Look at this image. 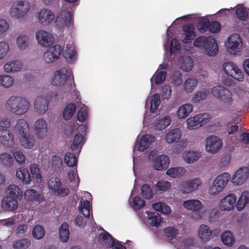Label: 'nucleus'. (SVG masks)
Instances as JSON below:
<instances>
[{"label": "nucleus", "mask_w": 249, "mask_h": 249, "mask_svg": "<svg viewBox=\"0 0 249 249\" xmlns=\"http://www.w3.org/2000/svg\"><path fill=\"white\" fill-rule=\"evenodd\" d=\"M155 141V137L150 134L143 135L140 142L136 141L133 149L134 154L137 155V151L142 152L147 149L150 144Z\"/></svg>", "instance_id": "nucleus-20"}, {"label": "nucleus", "mask_w": 249, "mask_h": 249, "mask_svg": "<svg viewBox=\"0 0 249 249\" xmlns=\"http://www.w3.org/2000/svg\"><path fill=\"white\" fill-rule=\"evenodd\" d=\"M30 106L29 101L22 96H11L6 101V107L11 112L21 116L28 112Z\"/></svg>", "instance_id": "nucleus-1"}, {"label": "nucleus", "mask_w": 249, "mask_h": 249, "mask_svg": "<svg viewBox=\"0 0 249 249\" xmlns=\"http://www.w3.org/2000/svg\"><path fill=\"white\" fill-rule=\"evenodd\" d=\"M234 93L237 101L247 102L249 100V92L242 88H235Z\"/></svg>", "instance_id": "nucleus-48"}, {"label": "nucleus", "mask_w": 249, "mask_h": 249, "mask_svg": "<svg viewBox=\"0 0 249 249\" xmlns=\"http://www.w3.org/2000/svg\"><path fill=\"white\" fill-rule=\"evenodd\" d=\"M25 199L30 201H36L41 203L44 200L42 194L38 193L35 189H30L25 191L24 194Z\"/></svg>", "instance_id": "nucleus-31"}, {"label": "nucleus", "mask_w": 249, "mask_h": 249, "mask_svg": "<svg viewBox=\"0 0 249 249\" xmlns=\"http://www.w3.org/2000/svg\"><path fill=\"white\" fill-rule=\"evenodd\" d=\"M16 44L18 49L20 51L27 50L31 45V38L25 33L18 35L16 38Z\"/></svg>", "instance_id": "nucleus-27"}, {"label": "nucleus", "mask_w": 249, "mask_h": 249, "mask_svg": "<svg viewBox=\"0 0 249 249\" xmlns=\"http://www.w3.org/2000/svg\"><path fill=\"white\" fill-rule=\"evenodd\" d=\"M182 136V132L178 128H174L169 131L165 136V142L172 144L178 141Z\"/></svg>", "instance_id": "nucleus-33"}, {"label": "nucleus", "mask_w": 249, "mask_h": 249, "mask_svg": "<svg viewBox=\"0 0 249 249\" xmlns=\"http://www.w3.org/2000/svg\"><path fill=\"white\" fill-rule=\"evenodd\" d=\"M211 93L213 97L226 105L231 106L233 103L232 92L224 86L217 85L213 87Z\"/></svg>", "instance_id": "nucleus-4"}, {"label": "nucleus", "mask_w": 249, "mask_h": 249, "mask_svg": "<svg viewBox=\"0 0 249 249\" xmlns=\"http://www.w3.org/2000/svg\"><path fill=\"white\" fill-rule=\"evenodd\" d=\"M14 131L20 135L30 132V127L27 121L24 119H18L14 126Z\"/></svg>", "instance_id": "nucleus-32"}, {"label": "nucleus", "mask_w": 249, "mask_h": 249, "mask_svg": "<svg viewBox=\"0 0 249 249\" xmlns=\"http://www.w3.org/2000/svg\"><path fill=\"white\" fill-rule=\"evenodd\" d=\"M231 178L228 172L218 175L208 188V193L212 196H216L221 193L226 186Z\"/></svg>", "instance_id": "nucleus-5"}, {"label": "nucleus", "mask_w": 249, "mask_h": 249, "mask_svg": "<svg viewBox=\"0 0 249 249\" xmlns=\"http://www.w3.org/2000/svg\"><path fill=\"white\" fill-rule=\"evenodd\" d=\"M243 46L242 40L239 36L236 34L231 35L225 42L227 52L232 55L239 53L242 50Z\"/></svg>", "instance_id": "nucleus-8"}, {"label": "nucleus", "mask_w": 249, "mask_h": 249, "mask_svg": "<svg viewBox=\"0 0 249 249\" xmlns=\"http://www.w3.org/2000/svg\"><path fill=\"white\" fill-rule=\"evenodd\" d=\"M221 239L223 243L227 246H231L235 242L232 233L230 231H226L222 233Z\"/></svg>", "instance_id": "nucleus-49"}, {"label": "nucleus", "mask_w": 249, "mask_h": 249, "mask_svg": "<svg viewBox=\"0 0 249 249\" xmlns=\"http://www.w3.org/2000/svg\"><path fill=\"white\" fill-rule=\"evenodd\" d=\"M147 214L148 222L151 226L158 227L162 221V217L158 213H155L150 212H146Z\"/></svg>", "instance_id": "nucleus-42"}, {"label": "nucleus", "mask_w": 249, "mask_h": 249, "mask_svg": "<svg viewBox=\"0 0 249 249\" xmlns=\"http://www.w3.org/2000/svg\"><path fill=\"white\" fill-rule=\"evenodd\" d=\"M225 73L239 81L244 80V75L241 71L232 62H226L223 65Z\"/></svg>", "instance_id": "nucleus-18"}, {"label": "nucleus", "mask_w": 249, "mask_h": 249, "mask_svg": "<svg viewBox=\"0 0 249 249\" xmlns=\"http://www.w3.org/2000/svg\"><path fill=\"white\" fill-rule=\"evenodd\" d=\"M31 9L30 3L26 0H18L14 2L9 10L10 16L19 21L26 20Z\"/></svg>", "instance_id": "nucleus-2"}, {"label": "nucleus", "mask_w": 249, "mask_h": 249, "mask_svg": "<svg viewBox=\"0 0 249 249\" xmlns=\"http://www.w3.org/2000/svg\"><path fill=\"white\" fill-rule=\"evenodd\" d=\"M22 68V62L18 59L8 61L3 66L4 71L7 73H14L20 72Z\"/></svg>", "instance_id": "nucleus-26"}, {"label": "nucleus", "mask_w": 249, "mask_h": 249, "mask_svg": "<svg viewBox=\"0 0 249 249\" xmlns=\"http://www.w3.org/2000/svg\"><path fill=\"white\" fill-rule=\"evenodd\" d=\"M197 233L200 240L203 243H206L211 239L213 231L208 225L201 224L198 229Z\"/></svg>", "instance_id": "nucleus-29"}, {"label": "nucleus", "mask_w": 249, "mask_h": 249, "mask_svg": "<svg viewBox=\"0 0 249 249\" xmlns=\"http://www.w3.org/2000/svg\"><path fill=\"white\" fill-rule=\"evenodd\" d=\"M202 184L201 179L195 178L182 181L179 185L180 192L183 194H191L200 187Z\"/></svg>", "instance_id": "nucleus-10"}, {"label": "nucleus", "mask_w": 249, "mask_h": 249, "mask_svg": "<svg viewBox=\"0 0 249 249\" xmlns=\"http://www.w3.org/2000/svg\"><path fill=\"white\" fill-rule=\"evenodd\" d=\"M209 93V91L203 89L196 91L192 96L191 101L193 103H197L205 100Z\"/></svg>", "instance_id": "nucleus-41"}, {"label": "nucleus", "mask_w": 249, "mask_h": 249, "mask_svg": "<svg viewBox=\"0 0 249 249\" xmlns=\"http://www.w3.org/2000/svg\"><path fill=\"white\" fill-rule=\"evenodd\" d=\"M157 151L153 150L149 155V160L153 162V167L156 170L166 169L170 164L169 157L165 155H161L157 157Z\"/></svg>", "instance_id": "nucleus-9"}, {"label": "nucleus", "mask_w": 249, "mask_h": 249, "mask_svg": "<svg viewBox=\"0 0 249 249\" xmlns=\"http://www.w3.org/2000/svg\"><path fill=\"white\" fill-rule=\"evenodd\" d=\"M249 178V169L245 166L239 168L231 178V182L234 185L244 184Z\"/></svg>", "instance_id": "nucleus-17"}, {"label": "nucleus", "mask_w": 249, "mask_h": 249, "mask_svg": "<svg viewBox=\"0 0 249 249\" xmlns=\"http://www.w3.org/2000/svg\"><path fill=\"white\" fill-rule=\"evenodd\" d=\"M236 197L234 194H231L222 198L219 202V208L222 211L232 210L235 205Z\"/></svg>", "instance_id": "nucleus-24"}, {"label": "nucleus", "mask_w": 249, "mask_h": 249, "mask_svg": "<svg viewBox=\"0 0 249 249\" xmlns=\"http://www.w3.org/2000/svg\"><path fill=\"white\" fill-rule=\"evenodd\" d=\"M198 81L196 78H190L187 79L184 82L183 87V89L188 93H192L197 85Z\"/></svg>", "instance_id": "nucleus-47"}, {"label": "nucleus", "mask_w": 249, "mask_h": 249, "mask_svg": "<svg viewBox=\"0 0 249 249\" xmlns=\"http://www.w3.org/2000/svg\"><path fill=\"white\" fill-rule=\"evenodd\" d=\"M62 49V47L59 45L50 47L44 53L42 60L47 64L54 62L60 57Z\"/></svg>", "instance_id": "nucleus-13"}, {"label": "nucleus", "mask_w": 249, "mask_h": 249, "mask_svg": "<svg viewBox=\"0 0 249 249\" xmlns=\"http://www.w3.org/2000/svg\"><path fill=\"white\" fill-rule=\"evenodd\" d=\"M69 228L68 224L64 222L61 225L59 231V236L60 239L63 242H66L69 238Z\"/></svg>", "instance_id": "nucleus-57"}, {"label": "nucleus", "mask_w": 249, "mask_h": 249, "mask_svg": "<svg viewBox=\"0 0 249 249\" xmlns=\"http://www.w3.org/2000/svg\"><path fill=\"white\" fill-rule=\"evenodd\" d=\"M0 143L8 148L14 147V135L11 130L8 129H0Z\"/></svg>", "instance_id": "nucleus-22"}, {"label": "nucleus", "mask_w": 249, "mask_h": 249, "mask_svg": "<svg viewBox=\"0 0 249 249\" xmlns=\"http://www.w3.org/2000/svg\"><path fill=\"white\" fill-rule=\"evenodd\" d=\"M153 208L155 210L166 214H169L171 212L170 207L163 202L155 203L153 204Z\"/></svg>", "instance_id": "nucleus-56"}, {"label": "nucleus", "mask_w": 249, "mask_h": 249, "mask_svg": "<svg viewBox=\"0 0 249 249\" xmlns=\"http://www.w3.org/2000/svg\"><path fill=\"white\" fill-rule=\"evenodd\" d=\"M249 201V192L244 191L237 200L236 208L238 211L243 210Z\"/></svg>", "instance_id": "nucleus-43"}, {"label": "nucleus", "mask_w": 249, "mask_h": 249, "mask_svg": "<svg viewBox=\"0 0 249 249\" xmlns=\"http://www.w3.org/2000/svg\"><path fill=\"white\" fill-rule=\"evenodd\" d=\"M11 152L18 163L21 164L25 162L26 160V157L21 150H12Z\"/></svg>", "instance_id": "nucleus-61"}, {"label": "nucleus", "mask_w": 249, "mask_h": 249, "mask_svg": "<svg viewBox=\"0 0 249 249\" xmlns=\"http://www.w3.org/2000/svg\"><path fill=\"white\" fill-rule=\"evenodd\" d=\"M29 169L32 177L37 182H40L42 180V177L40 169L36 164L33 163L29 166Z\"/></svg>", "instance_id": "nucleus-58"}, {"label": "nucleus", "mask_w": 249, "mask_h": 249, "mask_svg": "<svg viewBox=\"0 0 249 249\" xmlns=\"http://www.w3.org/2000/svg\"><path fill=\"white\" fill-rule=\"evenodd\" d=\"M5 193L7 195V196L15 198L19 196H21L22 192L18 185L12 184L6 187Z\"/></svg>", "instance_id": "nucleus-45"}, {"label": "nucleus", "mask_w": 249, "mask_h": 249, "mask_svg": "<svg viewBox=\"0 0 249 249\" xmlns=\"http://www.w3.org/2000/svg\"><path fill=\"white\" fill-rule=\"evenodd\" d=\"M160 103V97L158 94H154L150 99H147L145 107L150 108V111L154 113L158 108Z\"/></svg>", "instance_id": "nucleus-37"}, {"label": "nucleus", "mask_w": 249, "mask_h": 249, "mask_svg": "<svg viewBox=\"0 0 249 249\" xmlns=\"http://www.w3.org/2000/svg\"><path fill=\"white\" fill-rule=\"evenodd\" d=\"M69 180L70 182H75L74 186L77 187L80 182V179L78 177V173L76 167L70 170L68 174Z\"/></svg>", "instance_id": "nucleus-62"}, {"label": "nucleus", "mask_w": 249, "mask_h": 249, "mask_svg": "<svg viewBox=\"0 0 249 249\" xmlns=\"http://www.w3.org/2000/svg\"><path fill=\"white\" fill-rule=\"evenodd\" d=\"M1 207L5 211L13 212L18 208V203L16 198L5 196L1 200Z\"/></svg>", "instance_id": "nucleus-25"}, {"label": "nucleus", "mask_w": 249, "mask_h": 249, "mask_svg": "<svg viewBox=\"0 0 249 249\" xmlns=\"http://www.w3.org/2000/svg\"><path fill=\"white\" fill-rule=\"evenodd\" d=\"M14 78L7 74H0V86L4 88L12 87L15 84Z\"/></svg>", "instance_id": "nucleus-44"}, {"label": "nucleus", "mask_w": 249, "mask_h": 249, "mask_svg": "<svg viewBox=\"0 0 249 249\" xmlns=\"http://www.w3.org/2000/svg\"><path fill=\"white\" fill-rule=\"evenodd\" d=\"M183 30L184 32L183 42L188 43L195 37L194 28L192 25H186L183 27Z\"/></svg>", "instance_id": "nucleus-39"}, {"label": "nucleus", "mask_w": 249, "mask_h": 249, "mask_svg": "<svg viewBox=\"0 0 249 249\" xmlns=\"http://www.w3.org/2000/svg\"><path fill=\"white\" fill-rule=\"evenodd\" d=\"M36 38L37 43L42 47H49L53 43V36L49 32L39 30L36 32Z\"/></svg>", "instance_id": "nucleus-15"}, {"label": "nucleus", "mask_w": 249, "mask_h": 249, "mask_svg": "<svg viewBox=\"0 0 249 249\" xmlns=\"http://www.w3.org/2000/svg\"><path fill=\"white\" fill-rule=\"evenodd\" d=\"M193 61L189 56H183L180 59L181 69L185 71H189L193 67Z\"/></svg>", "instance_id": "nucleus-51"}, {"label": "nucleus", "mask_w": 249, "mask_h": 249, "mask_svg": "<svg viewBox=\"0 0 249 249\" xmlns=\"http://www.w3.org/2000/svg\"><path fill=\"white\" fill-rule=\"evenodd\" d=\"M182 157L186 163L191 164L198 160L201 157V153L196 151H186L183 153Z\"/></svg>", "instance_id": "nucleus-35"}, {"label": "nucleus", "mask_w": 249, "mask_h": 249, "mask_svg": "<svg viewBox=\"0 0 249 249\" xmlns=\"http://www.w3.org/2000/svg\"><path fill=\"white\" fill-rule=\"evenodd\" d=\"M84 138L82 134H77L75 135L73 141L71 145V150L74 151L77 150L78 152H80L81 146L84 143Z\"/></svg>", "instance_id": "nucleus-52"}, {"label": "nucleus", "mask_w": 249, "mask_h": 249, "mask_svg": "<svg viewBox=\"0 0 249 249\" xmlns=\"http://www.w3.org/2000/svg\"><path fill=\"white\" fill-rule=\"evenodd\" d=\"M30 245V240L27 238H23L14 242L12 247L14 249H27Z\"/></svg>", "instance_id": "nucleus-55"}, {"label": "nucleus", "mask_w": 249, "mask_h": 249, "mask_svg": "<svg viewBox=\"0 0 249 249\" xmlns=\"http://www.w3.org/2000/svg\"><path fill=\"white\" fill-rule=\"evenodd\" d=\"M16 177L23 184H30L32 181V177L28 169L24 167H20L17 169Z\"/></svg>", "instance_id": "nucleus-28"}, {"label": "nucleus", "mask_w": 249, "mask_h": 249, "mask_svg": "<svg viewBox=\"0 0 249 249\" xmlns=\"http://www.w3.org/2000/svg\"><path fill=\"white\" fill-rule=\"evenodd\" d=\"M45 232L44 228L41 225H37L33 229L32 235L35 239L40 240L44 237Z\"/></svg>", "instance_id": "nucleus-60"}, {"label": "nucleus", "mask_w": 249, "mask_h": 249, "mask_svg": "<svg viewBox=\"0 0 249 249\" xmlns=\"http://www.w3.org/2000/svg\"><path fill=\"white\" fill-rule=\"evenodd\" d=\"M171 121L169 116H164L160 119L157 120L154 123L155 128L159 130H162L168 127Z\"/></svg>", "instance_id": "nucleus-46"}, {"label": "nucleus", "mask_w": 249, "mask_h": 249, "mask_svg": "<svg viewBox=\"0 0 249 249\" xmlns=\"http://www.w3.org/2000/svg\"><path fill=\"white\" fill-rule=\"evenodd\" d=\"M35 17L40 25L47 27L53 22L55 16L51 10L44 8L36 12Z\"/></svg>", "instance_id": "nucleus-7"}, {"label": "nucleus", "mask_w": 249, "mask_h": 249, "mask_svg": "<svg viewBox=\"0 0 249 249\" xmlns=\"http://www.w3.org/2000/svg\"><path fill=\"white\" fill-rule=\"evenodd\" d=\"M90 208L89 201L82 198L79 203V210L85 217L89 216Z\"/></svg>", "instance_id": "nucleus-50"}, {"label": "nucleus", "mask_w": 249, "mask_h": 249, "mask_svg": "<svg viewBox=\"0 0 249 249\" xmlns=\"http://www.w3.org/2000/svg\"><path fill=\"white\" fill-rule=\"evenodd\" d=\"M63 55L68 63H73L76 60L77 57L72 42L67 44Z\"/></svg>", "instance_id": "nucleus-36"}, {"label": "nucleus", "mask_w": 249, "mask_h": 249, "mask_svg": "<svg viewBox=\"0 0 249 249\" xmlns=\"http://www.w3.org/2000/svg\"><path fill=\"white\" fill-rule=\"evenodd\" d=\"M211 115L202 113L191 117L186 120L187 128L189 130L197 129L210 121Z\"/></svg>", "instance_id": "nucleus-11"}, {"label": "nucleus", "mask_w": 249, "mask_h": 249, "mask_svg": "<svg viewBox=\"0 0 249 249\" xmlns=\"http://www.w3.org/2000/svg\"><path fill=\"white\" fill-rule=\"evenodd\" d=\"M49 103V101L46 96L44 95L37 96L34 100V108L38 114L43 115L47 111Z\"/></svg>", "instance_id": "nucleus-23"}, {"label": "nucleus", "mask_w": 249, "mask_h": 249, "mask_svg": "<svg viewBox=\"0 0 249 249\" xmlns=\"http://www.w3.org/2000/svg\"><path fill=\"white\" fill-rule=\"evenodd\" d=\"M64 162L68 166L75 167L77 165V160L74 154L68 152L65 155Z\"/></svg>", "instance_id": "nucleus-59"}, {"label": "nucleus", "mask_w": 249, "mask_h": 249, "mask_svg": "<svg viewBox=\"0 0 249 249\" xmlns=\"http://www.w3.org/2000/svg\"><path fill=\"white\" fill-rule=\"evenodd\" d=\"M14 163L12 156L8 152H4L0 154V164L3 167L9 168Z\"/></svg>", "instance_id": "nucleus-38"}, {"label": "nucleus", "mask_w": 249, "mask_h": 249, "mask_svg": "<svg viewBox=\"0 0 249 249\" xmlns=\"http://www.w3.org/2000/svg\"><path fill=\"white\" fill-rule=\"evenodd\" d=\"M193 111L191 104H184L180 106L177 110L176 115L179 119H184L189 116Z\"/></svg>", "instance_id": "nucleus-34"}, {"label": "nucleus", "mask_w": 249, "mask_h": 249, "mask_svg": "<svg viewBox=\"0 0 249 249\" xmlns=\"http://www.w3.org/2000/svg\"><path fill=\"white\" fill-rule=\"evenodd\" d=\"M154 186L157 191L162 193L169 190L171 187V184L166 180L161 179L159 180Z\"/></svg>", "instance_id": "nucleus-53"}, {"label": "nucleus", "mask_w": 249, "mask_h": 249, "mask_svg": "<svg viewBox=\"0 0 249 249\" xmlns=\"http://www.w3.org/2000/svg\"><path fill=\"white\" fill-rule=\"evenodd\" d=\"M249 14V9H246L242 5H238L236 9V16L242 20H245Z\"/></svg>", "instance_id": "nucleus-63"}, {"label": "nucleus", "mask_w": 249, "mask_h": 249, "mask_svg": "<svg viewBox=\"0 0 249 249\" xmlns=\"http://www.w3.org/2000/svg\"><path fill=\"white\" fill-rule=\"evenodd\" d=\"M205 144L206 151L211 154H215L221 149L223 142L218 137L212 135L206 139Z\"/></svg>", "instance_id": "nucleus-12"}, {"label": "nucleus", "mask_w": 249, "mask_h": 249, "mask_svg": "<svg viewBox=\"0 0 249 249\" xmlns=\"http://www.w3.org/2000/svg\"><path fill=\"white\" fill-rule=\"evenodd\" d=\"M98 238L101 242L106 246L112 247L113 249H126L120 242L113 239L106 231L101 232L98 236Z\"/></svg>", "instance_id": "nucleus-19"}, {"label": "nucleus", "mask_w": 249, "mask_h": 249, "mask_svg": "<svg viewBox=\"0 0 249 249\" xmlns=\"http://www.w3.org/2000/svg\"><path fill=\"white\" fill-rule=\"evenodd\" d=\"M76 106L74 104H69L66 106L63 112V118L65 120H70L75 111Z\"/></svg>", "instance_id": "nucleus-54"}, {"label": "nucleus", "mask_w": 249, "mask_h": 249, "mask_svg": "<svg viewBox=\"0 0 249 249\" xmlns=\"http://www.w3.org/2000/svg\"><path fill=\"white\" fill-rule=\"evenodd\" d=\"M34 134L37 139L43 140L48 135V126L46 120L43 118L37 119L33 125Z\"/></svg>", "instance_id": "nucleus-14"}, {"label": "nucleus", "mask_w": 249, "mask_h": 249, "mask_svg": "<svg viewBox=\"0 0 249 249\" xmlns=\"http://www.w3.org/2000/svg\"><path fill=\"white\" fill-rule=\"evenodd\" d=\"M72 74L70 69L62 68L55 71L52 79V84L54 86L63 85L67 81L68 77Z\"/></svg>", "instance_id": "nucleus-16"}, {"label": "nucleus", "mask_w": 249, "mask_h": 249, "mask_svg": "<svg viewBox=\"0 0 249 249\" xmlns=\"http://www.w3.org/2000/svg\"><path fill=\"white\" fill-rule=\"evenodd\" d=\"M186 170L183 167L170 168L166 172V174L172 178H178L184 176Z\"/></svg>", "instance_id": "nucleus-40"}, {"label": "nucleus", "mask_w": 249, "mask_h": 249, "mask_svg": "<svg viewBox=\"0 0 249 249\" xmlns=\"http://www.w3.org/2000/svg\"><path fill=\"white\" fill-rule=\"evenodd\" d=\"M194 45L198 48L204 49L205 53L211 56L215 55L218 51L217 43L212 37H198L194 41Z\"/></svg>", "instance_id": "nucleus-3"}, {"label": "nucleus", "mask_w": 249, "mask_h": 249, "mask_svg": "<svg viewBox=\"0 0 249 249\" xmlns=\"http://www.w3.org/2000/svg\"><path fill=\"white\" fill-rule=\"evenodd\" d=\"M56 25L60 28L71 27L73 24L71 20V13L69 11H61L56 17Z\"/></svg>", "instance_id": "nucleus-21"}, {"label": "nucleus", "mask_w": 249, "mask_h": 249, "mask_svg": "<svg viewBox=\"0 0 249 249\" xmlns=\"http://www.w3.org/2000/svg\"><path fill=\"white\" fill-rule=\"evenodd\" d=\"M183 206L189 211L196 213L193 216L195 220L202 219L206 213V210H202L203 206L202 203L197 199H192L184 201Z\"/></svg>", "instance_id": "nucleus-6"}, {"label": "nucleus", "mask_w": 249, "mask_h": 249, "mask_svg": "<svg viewBox=\"0 0 249 249\" xmlns=\"http://www.w3.org/2000/svg\"><path fill=\"white\" fill-rule=\"evenodd\" d=\"M20 145L25 149H32L36 144L35 137L31 134L30 132L20 136L19 138Z\"/></svg>", "instance_id": "nucleus-30"}, {"label": "nucleus", "mask_w": 249, "mask_h": 249, "mask_svg": "<svg viewBox=\"0 0 249 249\" xmlns=\"http://www.w3.org/2000/svg\"><path fill=\"white\" fill-rule=\"evenodd\" d=\"M129 203L130 206L135 210H139L145 205L144 200L139 196L134 197Z\"/></svg>", "instance_id": "nucleus-64"}]
</instances>
